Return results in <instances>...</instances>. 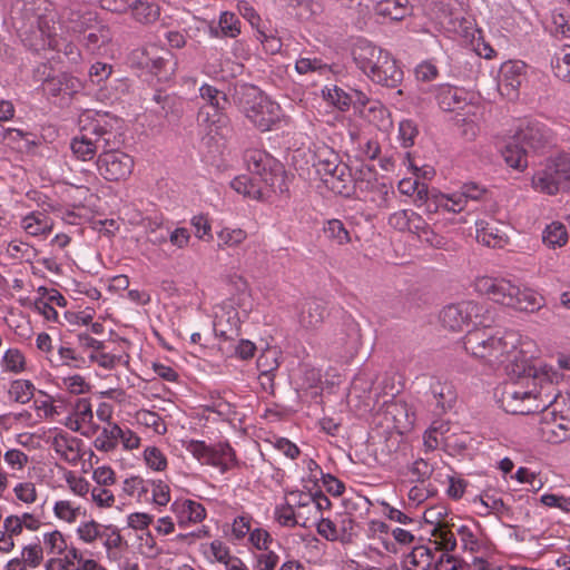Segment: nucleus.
Wrapping results in <instances>:
<instances>
[{"label":"nucleus","instance_id":"43","mask_svg":"<svg viewBox=\"0 0 570 570\" xmlns=\"http://www.w3.org/2000/svg\"><path fill=\"white\" fill-rule=\"evenodd\" d=\"M2 366L7 372L21 373L26 370L24 355L18 348H9L2 357Z\"/></svg>","mask_w":570,"mask_h":570},{"label":"nucleus","instance_id":"3","mask_svg":"<svg viewBox=\"0 0 570 570\" xmlns=\"http://www.w3.org/2000/svg\"><path fill=\"white\" fill-rule=\"evenodd\" d=\"M353 59L363 73L375 83L396 88L403 80V71L392 55L366 40H360L355 45Z\"/></svg>","mask_w":570,"mask_h":570},{"label":"nucleus","instance_id":"32","mask_svg":"<svg viewBox=\"0 0 570 570\" xmlns=\"http://www.w3.org/2000/svg\"><path fill=\"white\" fill-rule=\"evenodd\" d=\"M450 431L448 422L434 421L425 431L423 436L424 446L428 451H434L441 445H446V433Z\"/></svg>","mask_w":570,"mask_h":570},{"label":"nucleus","instance_id":"56","mask_svg":"<svg viewBox=\"0 0 570 570\" xmlns=\"http://www.w3.org/2000/svg\"><path fill=\"white\" fill-rule=\"evenodd\" d=\"M3 460L12 471H23L29 463V456L19 449H9L6 451Z\"/></svg>","mask_w":570,"mask_h":570},{"label":"nucleus","instance_id":"28","mask_svg":"<svg viewBox=\"0 0 570 570\" xmlns=\"http://www.w3.org/2000/svg\"><path fill=\"white\" fill-rule=\"evenodd\" d=\"M527 154V148L520 141H517L515 136L502 150V157L505 164L520 171L528 167Z\"/></svg>","mask_w":570,"mask_h":570},{"label":"nucleus","instance_id":"63","mask_svg":"<svg viewBox=\"0 0 570 570\" xmlns=\"http://www.w3.org/2000/svg\"><path fill=\"white\" fill-rule=\"evenodd\" d=\"M252 531V517L243 514L234 519L232 534L235 540H243Z\"/></svg>","mask_w":570,"mask_h":570},{"label":"nucleus","instance_id":"21","mask_svg":"<svg viewBox=\"0 0 570 570\" xmlns=\"http://www.w3.org/2000/svg\"><path fill=\"white\" fill-rule=\"evenodd\" d=\"M385 419L393 422L397 431H406L414 425L415 415L405 401H394L386 404Z\"/></svg>","mask_w":570,"mask_h":570},{"label":"nucleus","instance_id":"26","mask_svg":"<svg viewBox=\"0 0 570 570\" xmlns=\"http://www.w3.org/2000/svg\"><path fill=\"white\" fill-rule=\"evenodd\" d=\"M206 464L218 468L222 472H226L236 464L235 452L229 444L219 443L212 448Z\"/></svg>","mask_w":570,"mask_h":570},{"label":"nucleus","instance_id":"14","mask_svg":"<svg viewBox=\"0 0 570 570\" xmlns=\"http://www.w3.org/2000/svg\"><path fill=\"white\" fill-rule=\"evenodd\" d=\"M435 99L439 107L444 111H460L468 108L464 116H475L473 111L476 107L469 105L466 92L458 87L444 83L435 88Z\"/></svg>","mask_w":570,"mask_h":570},{"label":"nucleus","instance_id":"39","mask_svg":"<svg viewBox=\"0 0 570 570\" xmlns=\"http://www.w3.org/2000/svg\"><path fill=\"white\" fill-rule=\"evenodd\" d=\"M43 551L48 554L60 556L68 549L67 540L59 530L46 532L42 538Z\"/></svg>","mask_w":570,"mask_h":570},{"label":"nucleus","instance_id":"34","mask_svg":"<svg viewBox=\"0 0 570 570\" xmlns=\"http://www.w3.org/2000/svg\"><path fill=\"white\" fill-rule=\"evenodd\" d=\"M568 238L566 226L559 222L549 224L542 233V240L550 248L564 246Z\"/></svg>","mask_w":570,"mask_h":570},{"label":"nucleus","instance_id":"5","mask_svg":"<svg viewBox=\"0 0 570 570\" xmlns=\"http://www.w3.org/2000/svg\"><path fill=\"white\" fill-rule=\"evenodd\" d=\"M353 59L363 73L375 83L396 88L403 80V71L392 55L366 40H360L355 45Z\"/></svg>","mask_w":570,"mask_h":570},{"label":"nucleus","instance_id":"48","mask_svg":"<svg viewBox=\"0 0 570 570\" xmlns=\"http://www.w3.org/2000/svg\"><path fill=\"white\" fill-rule=\"evenodd\" d=\"M8 254L17 259L32 262L37 257V249L22 240H12L7 247Z\"/></svg>","mask_w":570,"mask_h":570},{"label":"nucleus","instance_id":"51","mask_svg":"<svg viewBox=\"0 0 570 570\" xmlns=\"http://www.w3.org/2000/svg\"><path fill=\"white\" fill-rule=\"evenodd\" d=\"M218 26L220 33L225 37L235 38L240 33V21L233 12H222Z\"/></svg>","mask_w":570,"mask_h":570},{"label":"nucleus","instance_id":"20","mask_svg":"<svg viewBox=\"0 0 570 570\" xmlns=\"http://www.w3.org/2000/svg\"><path fill=\"white\" fill-rule=\"evenodd\" d=\"M476 239L479 243L493 248H502L509 242L504 226L493 220H480L476 223Z\"/></svg>","mask_w":570,"mask_h":570},{"label":"nucleus","instance_id":"35","mask_svg":"<svg viewBox=\"0 0 570 570\" xmlns=\"http://www.w3.org/2000/svg\"><path fill=\"white\" fill-rule=\"evenodd\" d=\"M407 570H429L433 562L431 550L424 546L415 547L406 557Z\"/></svg>","mask_w":570,"mask_h":570},{"label":"nucleus","instance_id":"54","mask_svg":"<svg viewBox=\"0 0 570 570\" xmlns=\"http://www.w3.org/2000/svg\"><path fill=\"white\" fill-rule=\"evenodd\" d=\"M144 459L148 468L154 471H164L167 468L165 454L156 446H148L144 451Z\"/></svg>","mask_w":570,"mask_h":570},{"label":"nucleus","instance_id":"50","mask_svg":"<svg viewBox=\"0 0 570 570\" xmlns=\"http://www.w3.org/2000/svg\"><path fill=\"white\" fill-rule=\"evenodd\" d=\"M550 31L556 37L570 38V17L560 10H553Z\"/></svg>","mask_w":570,"mask_h":570},{"label":"nucleus","instance_id":"8","mask_svg":"<svg viewBox=\"0 0 570 570\" xmlns=\"http://www.w3.org/2000/svg\"><path fill=\"white\" fill-rule=\"evenodd\" d=\"M440 320L443 327L459 332L470 324L493 325L495 323L494 308L485 303L464 301L445 306Z\"/></svg>","mask_w":570,"mask_h":570},{"label":"nucleus","instance_id":"2","mask_svg":"<svg viewBox=\"0 0 570 570\" xmlns=\"http://www.w3.org/2000/svg\"><path fill=\"white\" fill-rule=\"evenodd\" d=\"M474 287L481 295L519 312L534 313L546 305V299L541 294L531 288H520L503 277H478Z\"/></svg>","mask_w":570,"mask_h":570},{"label":"nucleus","instance_id":"33","mask_svg":"<svg viewBox=\"0 0 570 570\" xmlns=\"http://www.w3.org/2000/svg\"><path fill=\"white\" fill-rule=\"evenodd\" d=\"M121 428L117 423H109L102 428L99 435L95 439L94 445L98 451L110 452L114 451L121 436Z\"/></svg>","mask_w":570,"mask_h":570},{"label":"nucleus","instance_id":"61","mask_svg":"<svg viewBox=\"0 0 570 570\" xmlns=\"http://www.w3.org/2000/svg\"><path fill=\"white\" fill-rule=\"evenodd\" d=\"M257 367L263 375H268L278 367L277 352L268 348L264 351L257 358Z\"/></svg>","mask_w":570,"mask_h":570},{"label":"nucleus","instance_id":"12","mask_svg":"<svg viewBox=\"0 0 570 570\" xmlns=\"http://www.w3.org/2000/svg\"><path fill=\"white\" fill-rule=\"evenodd\" d=\"M112 132L107 130L104 126L96 122L92 124L91 129L88 132H81L76 136L70 144V148L73 155L82 160H91L97 151L100 153L110 147V138Z\"/></svg>","mask_w":570,"mask_h":570},{"label":"nucleus","instance_id":"60","mask_svg":"<svg viewBox=\"0 0 570 570\" xmlns=\"http://www.w3.org/2000/svg\"><path fill=\"white\" fill-rule=\"evenodd\" d=\"M122 491L129 497L140 498L144 493L148 492V482L139 476H131L124 481Z\"/></svg>","mask_w":570,"mask_h":570},{"label":"nucleus","instance_id":"55","mask_svg":"<svg viewBox=\"0 0 570 570\" xmlns=\"http://www.w3.org/2000/svg\"><path fill=\"white\" fill-rule=\"evenodd\" d=\"M433 466L423 459L415 460L409 468V472L412 475L413 482H425L433 473Z\"/></svg>","mask_w":570,"mask_h":570},{"label":"nucleus","instance_id":"57","mask_svg":"<svg viewBox=\"0 0 570 570\" xmlns=\"http://www.w3.org/2000/svg\"><path fill=\"white\" fill-rule=\"evenodd\" d=\"M147 240L155 245L161 246L168 242L169 228L161 224L149 223L146 229Z\"/></svg>","mask_w":570,"mask_h":570},{"label":"nucleus","instance_id":"16","mask_svg":"<svg viewBox=\"0 0 570 570\" xmlns=\"http://www.w3.org/2000/svg\"><path fill=\"white\" fill-rule=\"evenodd\" d=\"M517 141H520L527 150L538 151L544 148L551 135L549 129L540 122H529L515 134Z\"/></svg>","mask_w":570,"mask_h":570},{"label":"nucleus","instance_id":"9","mask_svg":"<svg viewBox=\"0 0 570 570\" xmlns=\"http://www.w3.org/2000/svg\"><path fill=\"white\" fill-rule=\"evenodd\" d=\"M246 118L261 131H268L281 119V107L255 87H245L240 101Z\"/></svg>","mask_w":570,"mask_h":570},{"label":"nucleus","instance_id":"47","mask_svg":"<svg viewBox=\"0 0 570 570\" xmlns=\"http://www.w3.org/2000/svg\"><path fill=\"white\" fill-rule=\"evenodd\" d=\"M468 200L462 191H456L451 195H440L435 197V204L444 209L453 213H459L464 209Z\"/></svg>","mask_w":570,"mask_h":570},{"label":"nucleus","instance_id":"25","mask_svg":"<svg viewBox=\"0 0 570 570\" xmlns=\"http://www.w3.org/2000/svg\"><path fill=\"white\" fill-rule=\"evenodd\" d=\"M52 512L56 519L68 524L76 523L80 517L86 514L81 504L68 499L57 500L53 503Z\"/></svg>","mask_w":570,"mask_h":570},{"label":"nucleus","instance_id":"29","mask_svg":"<svg viewBox=\"0 0 570 570\" xmlns=\"http://www.w3.org/2000/svg\"><path fill=\"white\" fill-rule=\"evenodd\" d=\"M94 419V412L88 399H77L73 407L71 416L69 417L68 426L72 431H80L83 425L90 424Z\"/></svg>","mask_w":570,"mask_h":570},{"label":"nucleus","instance_id":"7","mask_svg":"<svg viewBox=\"0 0 570 570\" xmlns=\"http://www.w3.org/2000/svg\"><path fill=\"white\" fill-rule=\"evenodd\" d=\"M531 187L544 195L556 196L570 190V153L548 157L531 178Z\"/></svg>","mask_w":570,"mask_h":570},{"label":"nucleus","instance_id":"42","mask_svg":"<svg viewBox=\"0 0 570 570\" xmlns=\"http://www.w3.org/2000/svg\"><path fill=\"white\" fill-rule=\"evenodd\" d=\"M325 236L337 245H345L351 242L350 233L338 219H331L324 226Z\"/></svg>","mask_w":570,"mask_h":570},{"label":"nucleus","instance_id":"15","mask_svg":"<svg viewBox=\"0 0 570 570\" xmlns=\"http://www.w3.org/2000/svg\"><path fill=\"white\" fill-rule=\"evenodd\" d=\"M525 65L522 61H507L499 71V90L509 97L517 94L524 79Z\"/></svg>","mask_w":570,"mask_h":570},{"label":"nucleus","instance_id":"31","mask_svg":"<svg viewBox=\"0 0 570 570\" xmlns=\"http://www.w3.org/2000/svg\"><path fill=\"white\" fill-rule=\"evenodd\" d=\"M129 8L132 18L144 24L155 22L159 18V7L146 0H131Z\"/></svg>","mask_w":570,"mask_h":570},{"label":"nucleus","instance_id":"38","mask_svg":"<svg viewBox=\"0 0 570 570\" xmlns=\"http://www.w3.org/2000/svg\"><path fill=\"white\" fill-rule=\"evenodd\" d=\"M551 67L558 78L570 82V46H564L554 53Z\"/></svg>","mask_w":570,"mask_h":570},{"label":"nucleus","instance_id":"37","mask_svg":"<svg viewBox=\"0 0 570 570\" xmlns=\"http://www.w3.org/2000/svg\"><path fill=\"white\" fill-rule=\"evenodd\" d=\"M33 393L35 385L28 380H14L8 390L10 400L20 404H27L33 397Z\"/></svg>","mask_w":570,"mask_h":570},{"label":"nucleus","instance_id":"41","mask_svg":"<svg viewBox=\"0 0 570 570\" xmlns=\"http://www.w3.org/2000/svg\"><path fill=\"white\" fill-rule=\"evenodd\" d=\"M105 527L95 520L82 522L76 530V533L83 543L91 544L97 539H102Z\"/></svg>","mask_w":570,"mask_h":570},{"label":"nucleus","instance_id":"40","mask_svg":"<svg viewBox=\"0 0 570 570\" xmlns=\"http://www.w3.org/2000/svg\"><path fill=\"white\" fill-rule=\"evenodd\" d=\"M322 92L326 101L342 111L347 110L353 101V96L337 86L326 87Z\"/></svg>","mask_w":570,"mask_h":570},{"label":"nucleus","instance_id":"23","mask_svg":"<svg viewBox=\"0 0 570 570\" xmlns=\"http://www.w3.org/2000/svg\"><path fill=\"white\" fill-rule=\"evenodd\" d=\"M551 399H554L553 402H550L546 409L539 411L542 413L541 416V433L549 441L553 442V438L557 439V434L559 431L558 421L556 419V410L560 407L561 403L559 402L560 392L554 387L550 392Z\"/></svg>","mask_w":570,"mask_h":570},{"label":"nucleus","instance_id":"17","mask_svg":"<svg viewBox=\"0 0 570 570\" xmlns=\"http://www.w3.org/2000/svg\"><path fill=\"white\" fill-rule=\"evenodd\" d=\"M429 401L434 403L435 413L443 414L452 409L456 401V393L453 385L440 379L432 377L430 380Z\"/></svg>","mask_w":570,"mask_h":570},{"label":"nucleus","instance_id":"53","mask_svg":"<svg viewBox=\"0 0 570 570\" xmlns=\"http://www.w3.org/2000/svg\"><path fill=\"white\" fill-rule=\"evenodd\" d=\"M151 490V501L155 505L165 507L170 501V489L167 483L161 480L148 482Z\"/></svg>","mask_w":570,"mask_h":570},{"label":"nucleus","instance_id":"30","mask_svg":"<svg viewBox=\"0 0 570 570\" xmlns=\"http://www.w3.org/2000/svg\"><path fill=\"white\" fill-rule=\"evenodd\" d=\"M375 3L376 13L391 20H402L410 12L407 0H376Z\"/></svg>","mask_w":570,"mask_h":570},{"label":"nucleus","instance_id":"1","mask_svg":"<svg viewBox=\"0 0 570 570\" xmlns=\"http://www.w3.org/2000/svg\"><path fill=\"white\" fill-rule=\"evenodd\" d=\"M558 379L559 374L551 368H542L541 373L532 367L523 368L519 381L503 385L498 401L507 413H539L553 402L550 392L554 390L553 381Z\"/></svg>","mask_w":570,"mask_h":570},{"label":"nucleus","instance_id":"6","mask_svg":"<svg viewBox=\"0 0 570 570\" xmlns=\"http://www.w3.org/2000/svg\"><path fill=\"white\" fill-rule=\"evenodd\" d=\"M492 325H474L463 337L465 351L490 365L503 363L514 350L515 338L512 333L493 331Z\"/></svg>","mask_w":570,"mask_h":570},{"label":"nucleus","instance_id":"46","mask_svg":"<svg viewBox=\"0 0 570 570\" xmlns=\"http://www.w3.org/2000/svg\"><path fill=\"white\" fill-rule=\"evenodd\" d=\"M159 49L156 46L146 47L141 50L140 65L150 68L154 73H158L165 66L166 59L158 55Z\"/></svg>","mask_w":570,"mask_h":570},{"label":"nucleus","instance_id":"49","mask_svg":"<svg viewBox=\"0 0 570 570\" xmlns=\"http://www.w3.org/2000/svg\"><path fill=\"white\" fill-rule=\"evenodd\" d=\"M20 559L28 568L36 569L43 561V548L39 542L24 546L21 550Z\"/></svg>","mask_w":570,"mask_h":570},{"label":"nucleus","instance_id":"52","mask_svg":"<svg viewBox=\"0 0 570 570\" xmlns=\"http://www.w3.org/2000/svg\"><path fill=\"white\" fill-rule=\"evenodd\" d=\"M331 345L333 352L342 357L352 356L356 351L355 342L343 331L335 335L331 341Z\"/></svg>","mask_w":570,"mask_h":570},{"label":"nucleus","instance_id":"11","mask_svg":"<svg viewBox=\"0 0 570 570\" xmlns=\"http://www.w3.org/2000/svg\"><path fill=\"white\" fill-rule=\"evenodd\" d=\"M99 175L107 181H124L134 170V158L119 149H104L96 161Z\"/></svg>","mask_w":570,"mask_h":570},{"label":"nucleus","instance_id":"18","mask_svg":"<svg viewBox=\"0 0 570 570\" xmlns=\"http://www.w3.org/2000/svg\"><path fill=\"white\" fill-rule=\"evenodd\" d=\"M81 444L82 441L80 439L62 432L57 433L50 440V446L57 455L72 465H76L81 459Z\"/></svg>","mask_w":570,"mask_h":570},{"label":"nucleus","instance_id":"44","mask_svg":"<svg viewBox=\"0 0 570 570\" xmlns=\"http://www.w3.org/2000/svg\"><path fill=\"white\" fill-rule=\"evenodd\" d=\"M435 544L446 552L453 551L456 547V540L453 532L446 525L436 524L432 531Z\"/></svg>","mask_w":570,"mask_h":570},{"label":"nucleus","instance_id":"62","mask_svg":"<svg viewBox=\"0 0 570 570\" xmlns=\"http://www.w3.org/2000/svg\"><path fill=\"white\" fill-rule=\"evenodd\" d=\"M92 501L99 508H111L115 504V495L108 487H95L90 491Z\"/></svg>","mask_w":570,"mask_h":570},{"label":"nucleus","instance_id":"13","mask_svg":"<svg viewBox=\"0 0 570 570\" xmlns=\"http://www.w3.org/2000/svg\"><path fill=\"white\" fill-rule=\"evenodd\" d=\"M244 160L247 169L257 175L265 186H273L275 171L279 165L274 157L261 149H248L245 151Z\"/></svg>","mask_w":570,"mask_h":570},{"label":"nucleus","instance_id":"36","mask_svg":"<svg viewBox=\"0 0 570 570\" xmlns=\"http://www.w3.org/2000/svg\"><path fill=\"white\" fill-rule=\"evenodd\" d=\"M247 232L242 228L224 227L217 233L219 248H237L247 239Z\"/></svg>","mask_w":570,"mask_h":570},{"label":"nucleus","instance_id":"58","mask_svg":"<svg viewBox=\"0 0 570 570\" xmlns=\"http://www.w3.org/2000/svg\"><path fill=\"white\" fill-rule=\"evenodd\" d=\"M137 419L141 424L151 428L158 434H164L166 432V424L156 412L147 410L140 411Z\"/></svg>","mask_w":570,"mask_h":570},{"label":"nucleus","instance_id":"4","mask_svg":"<svg viewBox=\"0 0 570 570\" xmlns=\"http://www.w3.org/2000/svg\"><path fill=\"white\" fill-rule=\"evenodd\" d=\"M353 59L363 73L375 83L396 88L403 80V71L392 55L366 40H360L355 45Z\"/></svg>","mask_w":570,"mask_h":570},{"label":"nucleus","instance_id":"19","mask_svg":"<svg viewBox=\"0 0 570 570\" xmlns=\"http://www.w3.org/2000/svg\"><path fill=\"white\" fill-rule=\"evenodd\" d=\"M170 510L176 515L178 525L181 528L202 522L206 517V510L203 504L188 499L174 501Z\"/></svg>","mask_w":570,"mask_h":570},{"label":"nucleus","instance_id":"10","mask_svg":"<svg viewBox=\"0 0 570 570\" xmlns=\"http://www.w3.org/2000/svg\"><path fill=\"white\" fill-rule=\"evenodd\" d=\"M314 158V167L322 180L335 193L344 194L351 181V173L347 165L341 161L338 154L322 145L316 148Z\"/></svg>","mask_w":570,"mask_h":570},{"label":"nucleus","instance_id":"64","mask_svg":"<svg viewBox=\"0 0 570 570\" xmlns=\"http://www.w3.org/2000/svg\"><path fill=\"white\" fill-rule=\"evenodd\" d=\"M540 502L548 508H557L562 512L570 513V497L546 493L541 495Z\"/></svg>","mask_w":570,"mask_h":570},{"label":"nucleus","instance_id":"22","mask_svg":"<svg viewBox=\"0 0 570 570\" xmlns=\"http://www.w3.org/2000/svg\"><path fill=\"white\" fill-rule=\"evenodd\" d=\"M326 315V308L321 301L309 299L301 305L298 323L305 330L318 327Z\"/></svg>","mask_w":570,"mask_h":570},{"label":"nucleus","instance_id":"59","mask_svg":"<svg viewBox=\"0 0 570 570\" xmlns=\"http://www.w3.org/2000/svg\"><path fill=\"white\" fill-rule=\"evenodd\" d=\"M88 357L91 362L97 363L100 367L105 370L114 368L120 361V357L105 352V346L100 347L98 351H91L88 354Z\"/></svg>","mask_w":570,"mask_h":570},{"label":"nucleus","instance_id":"24","mask_svg":"<svg viewBox=\"0 0 570 570\" xmlns=\"http://www.w3.org/2000/svg\"><path fill=\"white\" fill-rule=\"evenodd\" d=\"M21 228L30 236H46L53 228V220L45 212H32L21 219Z\"/></svg>","mask_w":570,"mask_h":570},{"label":"nucleus","instance_id":"27","mask_svg":"<svg viewBox=\"0 0 570 570\" xmlns=\"http://www.w3.org/2000/svg\"><path fill=\"white\" fill-rule=\"evenodd\" d=\"M264 185V181H262L259 178L250 177L248 175L237 176L230 181V187L236 193L242 194L250 199L262 198Z\"/></svg>","mask_w":570,"mask_h":570},{"label":"nucleus","instance_id":"45","mask_svg":"<svg viewBox=\"0 0 570 570\" xmlns=\"http://www.w3.org/2000/svg\"><path fill=\"white\" fill-rule=\"evenodd\" d=\"M199 95L204 100L208 101L216 111L224 110L228 102L225 94L207 83L199 88Z\"/></svg>","mask_w":570,"mask_h":570}]
</instances>
